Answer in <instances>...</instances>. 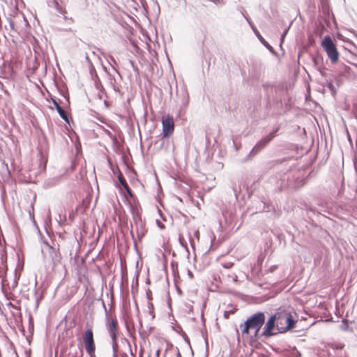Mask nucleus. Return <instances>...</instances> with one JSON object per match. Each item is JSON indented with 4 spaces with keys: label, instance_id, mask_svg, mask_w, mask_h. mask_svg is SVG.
<instances>
[{
    "label": "nucleus",
    "instance_id": "nucleus-9",
    "mask_svg": "<svg viewBox=\"0 0 357 357\" xmlns=\"http://www.w3.org/2000/svg\"><path fill=\"white\" fill-rule=\"evenodd\" d=\"M275 135L273 132L269 133L266 137L263 138L257 144L254 149L257 151L263 149L271 139H273Z\"/></svg>",
    "mask_w": 357,
    "mask_h": 357
},
{
    "label": "nucleus",
    "instance_id": "nucleus-21",
    "mask_svg": "<svg viewBox=\"0 0 357 357\" xmlns=\"http://www.w3.org/2000/svg\"><path fill=\"white\" fill-rule=\"evenodd\" d=\"M355 66L357 68V64H355Z\"/></svg>",
    "mask_w": 357,
    "mask_h": 357
},
{
    "label": "nucleus",
    "instance_id": "nucleus-11",
    "mask_svg": "<svg viewBox=\"0 0 357 357\" xmlns=\"http://www.w3.org/2000/svg\"><path fill=\"white\" fill-rule=\"evenodd\" d=\"M148 309H149V314L151 316V319H154L155 317V313H154V306L151 301L148 302Z\"/></svg>",
    "mask_w": 357,
    "mask_h": 357
},
{
    "label": "nucleus",
    "instance_id": "nucleus-15",
    "mask_svg": "<svg viewBox=\"0 0 357 357\" xmlns=\"http://www.w3.org/2000/svg\"><path fill=\"white\" fill-rule=\"evenodd\" d=\"M234 312H235V311H234V310L225 311V313H224V317H225V319H229V315L231 314H234Z\"/></svg>",
    "mask_w": 357,
    "mask_h": 357
},
{
    "label": "nucleus",
    "instance_id": "nucleus-12",
    "mask_svg": "<svg viewBox=\"0 0 357 357\" xmlns=\"http://www.w3.org/2000/svg\"><path fill=\"white\" fill-rule=\"evenodd\" d=\"M70 357H82L83 356V350L82 348H79L75 350L73 353L69 354Z\"/></svg>",
    "mask_w": 357,
    "mask_h": 357
},
{
    "label": "nucleus",
    "instance_id": "nucleus-17",
    "mask_svg": "<svg viewBox=\"0 0 357 357\" xmlns=\"http://www.w3.org/2000/svg\"><path fill=\"white\" fill-rule=\"evenodd\" d=\"M223 266H224V267H225L227 268H231L233 266V264L232 263H228V264H227L225 265H223Z\"/></svg>",
    "mask_w": 357,
    "mask_h": 357
},
{
    "label": "nucleus",
    "instance_id": "nucleus-1",
    "mask_svg": "<svg viewBox=\"0 0 357 357\" xmlns=\"http://www.w3.org/2000/svg\"><path fill=\"white\" fill-rule=\"evenodd\" d=\"M265 321L263 312H257L249 317L243 324H240L239 328L241 336L245 339H257L259 333Z\"/></svg>",
    "mask_w": 357,
    "mask_h": 357
},
{
    "label": "nucleus",
    "instance_id": "nucleus-13",
    "mask_svg": "<svg viewBox=\"0 0 357 357\" xmlns=\"http://www.w3.org/2000/svg\"><path fill=\"white\" fill-rule=\"evenodd\" d=\"M118 179H119L120 183L121 184V185L123 184H126V183H127L125 178L123 177V174L121 172L118 175Z\"/></svg>",
    "mask_w": 357,
    "mask_h": 357
},
{
    "label": "nucleus",
    "instance_id": "nucleus-18",
    "mask_svg": "<svg viewBox=\"0 0 357 357\" xmlns=\"http://www.w3.org/2000/svg\"><path fill=\"white\" fill-rule=\"evenodd\" d=\"M287 31H285L284 33L282 34V40H284V38L285 37V35L287 34Z\"/></svg>",
    "mask_w": 357,
    "mask_h": 357
},
{
    "label": "nucleus",
    "instance_id": "nucleus-8",
    "mask_svg": "<svg viewBox=\"0 0 357 357\" xmlns=\"http://www.w3.org/2000/svg\"><path fill=\"white\" fill-rule=\"evenodd\" d=\"M117 324L118 322L116 319H112L107 327L109 333L114 342L116 341L117 336Z\"/></svg>",
    "mask_w": 357,
    "mask_h": 357
},
{
    "label": "nucleus",
    "instance_id": "nucleus-6",
    "mask_svg": "<svg viewBox=\"0 0 357 357\" xmlns=\"http://www.w3.org/2000/svg\"><path fill=\"white\" fill-rule=\"evenodd\" d=\"M276 325V318L275 315L271 317L270 319L267 321L262 333V335L268 337L273 334V331Z\"/></svg>",
    "mask_w": 357,
    "mask_h": 357
},
{
    "label": "nucleus",
    "instance_id": "nucleus-20",
    "mask_svg": "<svg viewBox=\"0 0 357 357\" xmlns=\"http://www.w3.org/2000/svg\"><path fill=\"white\" fill-rule=\"evenodd\" d=\"M314 63H317V59H314Z\"/></svg>",
    "mask_w": 357,
    "mask_h": 357
},
{
    "label": "nucleus",
    "instance_id": "nucleus-19",
    "mask_svg": "<svg viewBox=\"0 0 357 357\" xmlns=\"http://www.w3.org/2000/svg\"><path fill=\"white\" fill-rule=\"evenodd\" d=\"M189 275H190V277H192V273L190 271H189Z\"/></svg>",
    "mask_w": 357,
    "mask_h": 357
},
{
    "label": "nucleus",
    "instance_id": "nucleus-5",
    "mask_svg": "<svg viewBox=\"0 0 357 357\" xmlns=\"http://www.w3.org/2000/svg\"><path fill=\"white\" fill-rule=\"evenodd\" d=\"M162 126V135L164 137H169L172 135L174 130V118L170 114H166L161 119Z\"/></svg>",
    "mask_w": 357,
    "mask_h": 357
},
{
    "label": "nucleus",
    "instance_id": "nucleus-16",
    "mask_svg": "<svg viewBox=\"0 0 357 357\" xmlns=\"http://www.w3.org/2000/svg\"><path fill=\"white\" fill-rule=\"evenodd\" d=\"M146 296H147V298H148L149 301H151V300H152V293H151V290H148L147 291Z\"/></svg>",
    "mask_w": 357,
    "mask_h": 357
},
{
    "label": "nucleus",
    "instance_id": "nucleus-4",
    "mask_svg": "<svg viewBox=\"0 0 357 357\" xmlns=\"http://www.w3.org/2000/svg\"><path fill=\"white\" fill-rule=\"evenodd\" d=\"M84 348L86 353L91 356H95L96 343L93 337V326L89 323L86 324V330L82 335Z\"/></svg>",
    "mask_w": 357,
    "mask_h": 357
},
{
    "label": "nucleus",
    "instance_id": "nucleus-7",
    "mask_svg": "<svg viewBox=\"0 0 357 357\" xmlns=\"http://www.w3.org/2000/svg\"><path fill=\"white\" fill-rule=\"evenodd\" d=\"M48 253L54 265L61 262V255L58 249L49 246Z\"/></svg>",
    "mask_w": 357,
    "mask_h": 357
},
{
    "label": "nucleus",
    "instance_id": "nucleus-14",
    "mask_svg": "<svg viewBox=\"0 0 357 357\" xmlns=\"http://www.w3.org/2000/svg\"><path fill=\"white\" fill-rule=\"evenodd\" d=\"M122 186L124 188V189L127 191L128 194L130 195V196H132V191H131V189L130 188L129 185H128L127 183H126V184H123Z\"/></svg>",
    "mask_w": 357,
    "mask_h": 357
},
{
    "label": "nucleus",
    "instance_id": "nucleus-3",
    "mask_svg": "<svg viewBox=\"0 0 357 357\" xmlns=\"http://www.w3.org/2000/svg\"><path fill=\"white\" fill-rule=\"evenodd\" d=\"M321 46L326 52L331 63H336L339 60L340 54L334 41L330 36H326L324 38L321 43Z\"/></svg>",
    "mask_w": 357,
    "mask_h": 357
},
{
    "label": "nucleus",
    "instance_id": "nucleus-2",
    "mask_svg": "<svg viewBox=\"0 0 357 357\" xmlns=\"http://www.w3.org/2000/svg\"><path fill=\"white\" fill-rule=\"evenodd\" d=\"M276 326L279 332L283 333L294 327L295 321L292 316L285 311L275 314Z\"/></svg>",
    "mask_w": 357,
    "mask_h": 357
},
{
    "label": "nucleus",
    "instance_id": "nucleus-10",
    "mask_svg": "<svg viewBox=\"0 0 357 357\" xmlns=\"http://www.w3.org/2000/svg\"><path fill=\"white\" fill-rule=\"evenodd\" d=\"M52 102H53L54 105L55 106L60 116L66 121H68V116H67V114L65 112V110L60 106V105L55 100H53Z\"/></svg>",
    "mask_w": 357,
    "mask_h": 357
}]
</instances>
